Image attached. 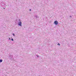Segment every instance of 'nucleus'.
<instances>
[{
	"mask_svg": "<svg viewBox=\"0 0 76 76\" xmlns=\"http://www.w3.org/2000/svg\"><path fill=\"white\" fill-rule=\"evenodd\" d=\"M19 21L20 22L18 23V25L20 26H22V22L20 21V20L19 19Z\"/></svg>",
	"mask_w": 76,
	"mask_h": 76,
	"instance_id": "f257e3e1",
	"label": "nucleus"
},
{
	"mask_svg": "<svg viewBox=\"0 0 76 76\" xmlns=\"http://www.w3.org/2000/svg\"><path fill=\"white\" fill-rule=\"evenodd\" d=\"M54 23L55 25H58V21L57 20H56L54 21Z\"/></svg>",
	"mask_w": 76,
	"mask_h": 76,
	"instance_id": "f03ea898",
	"label": "nucleus"
},
{
	"mask_svg": "<svg viewBox=\"0 0 76 76\" xmlns=\"http://www.w3.org/2000/svg\"><path fill=\"white\" fill-rule=\"evenodd\" d=\"M3 61V60L2 59H0V63H1Z\"/></svg>",
	"mask_w": 76,
	"mask_h": 76,
	"instance_id": "7ed1b4c3",
	"label": "nucleus"
},
{
	"mask_svg": "<svg viewBox=\"0 0 76 76\" xmlns=\"http://www.w3.org/2000/svg\"><path fill=\"white\" fill-rule=\"evenodd\" d=\"M13 36H14V37H15V34L13 33L12 34Z\"/></svg>",
	"mask_w": 76,
	"mask_h": 76,
	"instance_id": "20e7f679",
	"label": "nucleus"
},
{
	"mask_svg": "<svg viewBox=\"0 0 76 76\" xmlns=\"http://www.w3.org/2000/svg\"><path fill=\"white\" fill-rule=\"evenodd\" d=\"M35 17H36V19H37V18H38V17H37V16H35Z\"/></svg>",
	"mask_w": 76,
	"mask_h": 76,
	"instance_id": "39448f33",
	"label": "nucleus"
},
{
	"mask_svg": "<svg viewBox=\"0 0 76 76\" xmlns=\"http://www.w3.org/2000/svg\"><path fill=\"white\" fill-rule=\"evenodd\" d=\"M11 41H14L13 39H11Z\"/></svg>",
	"mask_w": 76,
	"mask_h": 76,
	"instance_id": "423d86ee",
	"label": "nucleus"
},
{
	"mask_svg": "<svg viewBox=\"0 0 76 76\" xmlns=\"http://www.w3.org/2000/svg\"><path fill=\"white\" fill-rule=\"evenodd\" d=\"M57 45H60L59 43H58Z\"/></svg>",
	"mask_w": 76,
	"mask_h": 76,
	"instance_id": "0eeeda50",
	"label": "nucleus"
},
{
	"mask_svg": "<svg viewBox=\"0 0 76 76\" xmlns=\"http://www.w3.org/2000/svg\"><path fill=\"white\" fill-rule=\"evenodd\" d=\"M36 56H37V57H39V56H38V55H36Z\"/></svg>",
	"mask_w": 76,
	"mask_h": 76,
	"instance_id": "6e6552de",
	"label": "nucleus"
},
{
	"mask_svg": "<svg viewBox=\"0 0 76 76\" xmlns=\"http://www.w3.org/2000/svg\"><path fill=\"white\" fill-rule=\"evenodd\" d=\"M9 39H10V40L11 39H10V38H9Z\"/></svg>",
	"mask_w": 76,
	"mask_h": 76,
	"instance_id": "1a4fd4ad",
	"label": "nucleus"
},
{
	"mask_svg": "<svg viewBox=\"0 0 76 76\" xmlns=\"http://www.w3.org/2000/svg\"><path fill=\"white\" fill-rule=\"evenodd\" d=\"M29 11H31V9H30V10H29Z\"/></svg>",
	"mask_w": 76,
	"mask_h": 76,
	"instance_id": "9d476101",
	"label": "nucleus"
},
{
	"mask_svg": "<svg viewBox=\"0 0 76 76\" xmlns=\"http://www.w3.org/2000/svg\"><path fill=\"white\" fill-rule=\"evenodd\" d=\"M4 9H6V8H4Z\"/></svg>",
	"mask_w": 76,
	"mask_h": 76,
	"instance_id": "9b49d317",
	"label": "nucleus"
},
{
	"mask_svg": "<svg viewBox=\"0 0 76 76\" xmlns=\"http://www.w3.org/2000/svg\"><path fill=\"white\" fill-rule=\"evenodd\" d=\"M70 17H71V16H70Z\"/></svg>",
	"mask_w": 76,
	"mask_h": 76,
	"instance_id": "f8f14e48",
	"label": "nucleus"
}]
</instances>
